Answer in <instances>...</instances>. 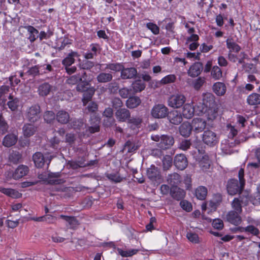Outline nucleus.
<instances>
[{
    "mask_svg": "<svg viewBox=\"0 0 260 260\" xmlns=\"http://www.w3.org/2000/svg\"><path fill=\"white\" fill-rule=\"evenodd\" d=\"M193 132L196 134L202 132L207 125L206 121L201 118H193L190 123Z\"/></svg>",
    "mask_w": 260,
    "mask_h": 260,
    "instance_id": "obj_10",
    "label": "nucleus"
},
{
    "mask_svg": "<svg viewBox=\"0 0 260 260\" xmlns=\"http://www.w3.org/2000/svg\"><path fill=\"white\" fill-rule=\"evenodd\" d=\"M241 213L233 210L230 211L226 215V220L234 225H238L242 222V219L240 216Z\"/></svg>",
    "mask_w": 260,
    "mask_h": 260,
    "instance_id": "obj_15",
    "label": "nucleus"
},
{
    "mask_svg": "<svg viewBox=\"0 0 260 260\" xmlns=\"http://www.w3.org/2000/svg\"><path fill=\"white\" fill-rule=\"evenodd\" d=\"M0 192L13 198H17L19 197V193L18 191L12 188H6L0 187Z\"/></svg>",
    "mask_w": 260,
    "mask_h": 260,
    "instance_id": "obj_44",
    "label": "nucleus"
},
{
    "mask_svg": "<svg viewBox=\"0 0 260 260\" xmlns=\"http://www.w3.org/2000/svg\"><path fill=\"white\" fill-rule=\"evenodd\" d=\"M41 108L38 104H35L29 107L25 114L26 118L31 123H35L41 118Z\"/></svg>",
    "mask_w": 260,
    "mask_h": 260,
    "instance_id": "obj_3",
    "label": "nucleus"
},
{
    "mask_svg": "<svg viewBox=\"0 0 260 260\" xmlns=\"http://www.w3.org/2000/svg\"><path fill=\"white\" fill-rule=\"evenodd\" d=\"M95 89L93 87H89L88 89L83 92L82 102L83 105L86 106L89 102L91 101L95 93Z\"/></svg>",
    "mask_w": 260,
    "mask_h": 260,
    "instance_id": "obj_27",
    "label": "nucleus"
},
{
    "mask_svg": "<svg viewBox=\"0 0 260 260\" xmlns=\"http://www.w3.org/2000/svg\"><path fill=\"white\" fill-rule=\"evenodd\" d=\"M138 74L137 69L134 67L124 68L121 70L120 77L122 79H132L136 78Z\"/></svg>",
    "mask_w": 260,
    "mask_h": 260,
    "instance_id": "obj_13",
    "label": "nucleus"
},
{
    "mask_svg": "<svg viewBox=\"0 0 260 260\" xmlns=\"http://www.w3.org/2000/svg\"><path fill=\"white\" fill-rule=\"evenodd\" d=\"M60 217L68 222L70 225V228L74 229L79 224L78 220L74 216H68L61 215Z\"/></svg>",
    "mask_w": 260,
    "mask_h": 260,
    "instance_id": "obj_41",
    "label": "nucleus"
},
{
    "mask_svg": "<svg viewBox=\"0 0 260 260\" xmlns=\"http://www.w3.org/2000/svg\"><path fill=\"white\" fill-rule=\"evenodd\" d=\"M132 87L135 92H141L145 88V84L141 80H137L132 84Z\"/></svg>",
    "mask_w": 260,
    "mask_h": 260,
    "instance_id": "obj_46",
    "label": "nucleus"
},
{
    "mask_svg": "<svg viewBox=\"0 0 260 260\" xmlns=\"http://www.w3.org/2000/svg\"><path fill=\"white\" fill-rule=\"evenodd\" d=\"M128 123L132 124V126L134 125L135 127H139L141 125L142 120L139 117H131L128 119Z\"/></svg>",
    "mask_w": 260,
    "mask_h": 260,
    "instance_id": "obj_58",
    "label": "nucleus"
},
{
    "mask_svg": "<svg viewBox=\"0 0 260 260\" xmlns=\"http://www.w3.org/2000/svg\"><path fill=\"white\" fill-rule=\"evenodd\" d=\"M163 168L165 170H169L172 165V158L171 156L167 155L162 159Z\"/></svg>",
    "mask_w": 260,
    "mask_h": 260,
    "instance_id": "obj_53",
    "label": "nucleus"
},
{
    "mask_svg": "<svg viewBox=\"0 0 260 260\" xmlns=\"http://www.w3.org/2000/svg\"><path fill=\"white\" fill-rule=\"evenodd\" d=\"M9 158L11 162L16 164L21 159V155L18 152H13L10 154Z\"/></svg>",
    "mask_w": 260,
    "mask_h": 260,
    "instance_id": "obj_57",
    "label": "nucleus"
},
{
    "mask_svg": "<svg viewBox=\"0 0 260 260\" xmlns=\"http://www.w3.org/2000/svg\"><path fill=\"white\" fill-rule=\"evenodd\" d=\"M106 176L108 179L115 183L120 182L122 180V178L118 174L106 173Z\"/></svg>",
    "mask_w": 260,
    "mask_h": 260,
    "instance_id": "obj_60",
    "label": "nucleus"
},
{
    "mask_svg": "<svg viewBox=\"0 0 260 260\" xmlns=\"http://www.w3.org/2000/svg\"><path fill=\"white\" fill-rule=\"evenodd\" d=\"M9 101L7 105L9 109L12 111L17 110L19 104V100L17 98L14 97L12 95L10 94L8 97Z\"/></svg>",
    "mask_w": 260,
    "mask_h": 260,
    "instance_id": "obj_39",
    "label": "nucleus"
},
{
    "mask_svg": "<svg viewBox=\"0 0 260 260\" xmlns=\"http://www.w3.org/2000/svg\"><path fill=\"white\" fill-rule=\"evenodd\" d=\"M174 164L178 169L183 170L187 166L188 161L185 155L179 154L175 156Z\"/></svg>",
    "mask_w": 260,
    "mask_h": 260,
    "instance_id": "obj_14",
    "label": "nucleus"
},
{
    "mask_svg": "<svg viewBox=\"0 0 260 260\" xmlns=\"http://www.w3.org/2000/svg\"><path fill=\"white\" fill-rule=\"evenodd\" d=\"M181 207L186 212H190L192 209L191 204L187 200H182L180 202Z\"/></svg>",
    "mask_w": 260,
    "mask_h": 260,
    "instance_id": "obj_61",
    "label": "nucleus"
},
{
    "mask_svg": "<svg viewBox=\"0 0 260 260\" xmlns=\"http://www.w3.org/2000/svg\"><path fill=\"white\" fill-rule=\"evenodd\" d=\"M213 90L218 96L223 95L226 90L225 84L222 82H216L213 85Z\"/></svg>",
    "mask_w": 260,
    "mask_h": 260,
    "instance_id": "obj_33",
    "label": "nucleus"
},
{
    "mask_svg": "<svg viewBox=\"0 0 260 260\" xmlns=\"http://www.w3.org/2000/svg\"><path fill=\"white\" fill-rule=\"evenodd\" d=\"M167 181L171 187L177 186L182 181L181 176L177 173H173L168 175Z\"/></svg>",
    "mask_w": 260,
    "mask_h": 260,
    "instance_id": "obj_22",
    "label": "nucleus"
},
{
    "mask_svg": "<svg viewBox=\"0 0 260 260\" xmlns=\"http://www.w3.org/2000/svg\"><path fill=\"white\" fill-rule=\"evenodd\" d=\"M151 139L154 141L159 142L158 146L162 150L169 149L175 142L174 137L168 135H152Z\"/></svg>",
    "mask_w": 260,
    "mask_h": 260,
    "instance_id": "obj_2",
    "label": "nucleus"
},
{
    "mask_svg": "<svg viewBox=\"0 0 260 260\" xmlns=\"http://www.w3.org/2000/svg\"><path fill=\"white\" fill-rule=\"evenodd\" d=\"M206 82L204 77H200L194 80L192 82V87L197 90H199Z\"/></svg>",
    "mask_w": 260,
    "mask_h": 260,
    "instance_id": "obj_49",
    "label": "nucleus"
},
{
    "mask_svg": "<svg viewBox=\"0 0 260 260\" xmlns=\"http://www.w3.org/2000/svg\"><path fill=\"white\" fill-rule=\"evenodd\" d=\"M191 123L188 121L183 122L179 127V132L182 137L184 138L189 137L192 131Z\"/></svg>",
    "mask_w": 260,
    "mask_h": 260,
    "instance_id": "obj_20",
    "label": "nucleus"
},
{
    "mask_svg": "<svg viewBox=\"0 0 260 260\" xmlns=\"http://www.w3.org/2000/svg\"><path fill=\"white\" fill-rule=\"evenodd\" d=\"M169 109L163 104H155L151 110V115L157 119L166 118L168 115Z\"/></svg>",
    "mask_w": 260,
    "mask_h": 260,
    "instance_id": "obj_4",
    "label": "nucleus"
},
{
    "mask_svg": "<svg viewBox=\"0 0 260 260\" xmlns=\"http://www.w3.org/2000/svg\"><path fill=\"white\" fill-rule=\"evenodd\" d=\"M78 67L80 69L85 70H90L94 66L93 62L89 61L87 60H83L82 62H79L78 64Z\"/></svg>",
    "mask_w": 260,
    "mask_h": 260,
    "instance_id": "obj_51",
    "label": "nucleus"
},
{
    "mask_svg": "<svg viewBox=\"0 0 260 260\" xmlns=\"http://www.w3.org/2000/svg\"><path fill=\"white\" fill-rule=\"evenodd\" d=\"M244 176V169H240L238 172L239 181L235 179H231L228 180L226 188L229 194L234 196L243 189L245 185Z\"/></svg>",
    "mask_w": 260,
    "mask_h": 260,
    "instance_id": "obj_1",
    "label": "nucleus"
},
{
    "mask_svg": "<svg viewBox=\"0 0 260 260\" xmlns=\"http://www.w3.org/2000/svg\"><path fill=\"white\" fill-rule=\"evenodd\" d=\"M147 175L152 181H157L160 179V173L159 169L154 165L151 166L147 171Z\"/></svg>",
    "mask_w": 260,
    "mask_h": 260,
    "instance_id": "obj_23",
    "label": "nucleus"
},
{
    "mask_svg": "<svg viewBox=\"0 0 260 260\" xmlns=\"http://www.w3.org/2000/svg\"><path fill=\"white\" fill-rule=\"evenodd\" d=\"M98 105L95 102H91L86 105V107L83 109V112L85 114L90 115L98 114Z\"/></svg>",
    "mask_w": 260,
    "mask_h": 260,
    "instance_id": "obj_29",
    "label": "nucleus"
},
{
    "mask_svg": "<svg viewBox=\"0 0 260 260\" xmlns=\"http://www.w3.org/2000/svg\"><path fill=\"white\" fill-rule=\"evenodd\" d=\"M117 250L119 255L124 257H131L140 251L138 249H122L120 248H117Z\"/></svg>",
    "mask_w": 260,
    "mask_h": 260,
    "instance_id": "obj_38",
    "label": "nucleus"
},
{
    "mask_svg": "<svg viewBox=\"0 0 260 260\" xmlns=\"http://www.w3.org/2000/svg\"><path fill=\"white\" fill-rule=\"evenodd\" d=\"M29 172V168L25 165H19L14 173H10L12 175L13 178L15 180L19 179L26 175Z\"/></svg>",
    "mask_w": 260,
    "mask_h": 260,
    "instance_id": "obj_17",
    "label": "nucleus"
},
{
    "mask_svg": "<svg viewBox=\"0 0 260 260\" xmlns=\"http://www.w3.org/2000/svg\"><path fill=\"white\" fill-rule=\"evenodd\" d=\"M211 77L215 80H218L222 77V71L220 68L217 66H214L211 71Z\"/></svg>",
    "mask_w": 260,
    "mask_h": 260,
    "instance_id": "obj_50",
    "label": "nucleus"
},
{
    "mask_svg": "<svg viewBox=\"0 0 260 260\" xmlns=\"http://www.w3.org/2000/svg\"><path fill=\"white\" fill-rule=\"evenodd\" d=\"M26 28L29 34L28 39L30 42H34L39 38V31L34 26L30 25L27 26Z\"/></svg>",
    "mask_w": 260,
    "mask_h": 260,
    "instance_id": "obj_43",
    "label": "nucleus"
},
{
    "mask_svg": "<svg viewBox=\"0 0 260 260\" xmlns=\"http://www.w3.org/2000/svg\"><path fill=\"white\" fill-rule=\"evenodd\" d=\"M186 192L183 189L178 186H172L170 189V195L175 200L180 201L185 196Z\"/></svg>",
    "mask_w": 260,
    "mask_h": 260,
    "instance_id": "obj_18",
    "label": "nucleus"
},
{
    "mask_svg": "<svg viewBox=\"0 0 260 260\" xmlns=\"http://www.w3.org/2000/svg\"><path fill=\"white\" fill-rule=\"evenodd\" d=\"M56 118V115L52 111H47L44 113V118L46 122L49 123L52 122Z\"/></svg>",
    "mask_w": 260,
    "mask_h": 260,
    "instance_id": "obj_56",
    "label": "nucleus"
},
{
    "mask_svg": "<svg viewBox=\"0 0 260 260\" xmlns=\"http://www.w3.org/2000/svg\"><path fill=\"white\" fill-rule=\"evenodd\" d=\"M111 105L115 109L122 108L123 102L119 98H114L111 100Z\"/></svg>",
    "mask_w": 260,
    "mask_h": 260,
    "instance_id": "obj_59",
    "label": "nucleus"
},
{
    "mask_svg": "<svg viewBox=\"0 0 260 260\" xmlns=\"http://www.w3.org/2000/svg\"><path fill=\"white\" fill-rule=\"evenodd\" d=\"M216 106L215 107H208V109L206 111V115L208 120L214 119L217 115V109Z\"/></svg>",
    "mask_w": 260,
    "mask_h": 260,
    "instance_id": "obj_48",
    "label": "nucleus"
},
{
    "mask_svg": "<svg viewBox=\"0 0 260 260\" xmlns=\"http://www.w3.org/2000/svg\"><path fill=\"white\" fill-rule=\"evenodd\" d=\"M218 139L219 138L217 134L215 132L209 129L205 131L202 136L203 142L210 146L216 145L218 142Z\"/></svg>",
    "mask_w": 260,
    "mask_h": 260,
    "instance_id": "obj_7",
    "label": "nucleus"
},
{
    "mask_svg": "<svg viewBox=\"0 0 260 260\" xmlns=\"http://www.w3.org/2000/svg\"><path fill=\"white\" fill-rule=\"evenodd\" d=\"M141 103V100L139 97L137 96H129L125 103L128 108L134 109L139 106Z\"/></svg>",
    "mask_w": 260,
    "mask_h": 260,
    "instance_id": "obj_31",
    "label": "nucleus"
},
{
    "mask_svg": "<svg viewBox=\"0 0 260 260\" xmlns=\"http://www.w3.org/2000/svg\"><path fill=\"white\" fill-rule=\"evenodd\" d=\"M57 121L62 124L68 123L70 121V116L69 113L63 110H59L56 114Z\"/></svg>",
    "mask_w": 260,
    "mask_h": 260,
    "instance_id": "obj_25",
    "label": "nucleus"
},
{
    "mask_svg": "<svg viewBox=\"0 0 260 260\" xmlns=\"http://www.w3.org/2000/svg\"><path fill=\"white\" fill-rule=\"evenodd\" d=\"M244 230L245 233L250 234L253 236H257L260 233L259 230L252 225L244 227Z\"/></svg>",
    "mask_w": 260,
    "mask_h": 260,
    "instance_id": "obj_54",
    "label": "nucleus"
},
{
    "mask_svg": "<svg viewBox=\"0 0 260 260\" xmlns=\"http://www.w3.org/2000/svg\"><path fill=\"white\" fill-rule=\"evenodd\" d=\"M100 120L101 118L99 114L90 115L89 119L90 126L88 127L86 132H88L90 134L99 132L100 130Z\"/></svg>",
    "mask_w": 260,
    "mask_h": 260,
    "instance_id": "obj_8",
    "label": "nucleus"
},
{
    "mask_svg": "<svg viewBox=\"0 0 260 260\" xmlns=\"http://www.w3.org/2000/svg\"><path fill=\"white\" fill-rule=\"evenodd\" d=\"M79 56L80 54L77 52L71 50L62 60V64L64 67L71 66L75 62V57H79Z\"/></svg>",
    "mask_w": 260,
    "mask_h": 260,
    "instance_id": "obj_21",
    "label": "nucleus"
},
{
    "mask_svg": "<svg viewBox=\"0 0 260 260\" xmlns=\"http://www.w3.org/2000/svg\"><path fill=\"white\" fill-rule=\"evenodd\" d=\"M203 70V66L201 62H196L190 66L187 71L188 75L191 77H197Z\"/></svg>",
    "mask_w": 260,
    "mask_h": 260,
    "instance_id": "obj_16",
    "label": "nucleus"
},
{
    "mask_svg": "<svg viewBox=\"0 0 260 260\" xmlns=\"http://www.w3.org/2000/svg\"><path fill=\"white\" fill-rule=\"evenodd\" d=\"M226 47L229 49V52L238 53L241 50V47L234 41L232 38H229L226 40Z\"/></svg>",
    "mask_w": 260,
    "mask_h": 260,
    "instance_id": "obj_34",
    "label": "nucleus"
},
{
    "mask_svg": "<svg viewBox=\"0 0 260 260\" xmlns=\"http://www.w3.org/2000/svg\"><path fill=\"white\" fill-rule=\"evenodd\" d=\"M203 104L207 108L215 107L216 102L214 95L210 92L204 93L203 94Z\"/></svg>",
    "mask_w": 260,
    "mask_h": 260,
    "instance_id": "obj_24",
    "label": "nucleus"
},
{
    "mask_svg": "<svg viewBox=\"0 0 260 260\" xmlns=\"http://www.w3.org/2000/svg\"><path fill=\"white\" fill-rule=\"evenodd\" d=\"M167 117L169 122L174 125H179L183 121V117L181 112L177 110L169 112Z\"/></svg>",
    "mask_w": 260,
    "mask_h": 260,
    "instance_id": "obj_12",
    "label": "nucleus"
},
{
    "mask_svg": "<svg viewBox=\"0 0 260 260\" xmlns=\"http://www.w3.org/2000/svg\"><path fill=\"white\" fill-rule=\"evenodd\" d=\"M207 188L203 186H200L195 190V196L200 200H204L207 195Z\"/></svg>",
    "mask_w": 260,
    "mask_h": 260,
    "instance_id": "obj_42",
    "label": "nucleus"
},
{
    "mask_svg": "<svg viewBox=\"0 0 260 260\" xmlns=\"http://www.w3.org/2000/svg\"><path fill=\"white\" fill-rule=\"evenodd\" d=\"M76 135L73 133H68L66 135L65 142L72 146L76 141Z\"/></svg>",
    "mask_w": 260,
    "mask_h": 260,
    "instance_id": "obj_64",
    "label": "nucleus"
},
{
    "mask_svg": "<svg viewBox=\"0 0 260 260\" xmlns=\"http://www.w3.org/2000/svg\"><path fill=\"white\" fill-rule=\"evenodd\" d=\"M113 76L111 73L101 72L96 77L97 81L99 83H108L112 80Z\"/></svg>",
    "mask_w": 260,
    "mask_h": 260,
    "instance_id": "obj_37",
    "label": "nucleus"
},
{
    "mask_svg": "<svg viewBox=\"0 0 260 260\" xmlns=\"http://www.w3.org/2000/svg\"><path fill=\"white\" fill-rule=\"evenodd\" d=\"M115 116L118 122H127L131 118V112L127 108H120L116 111Z\"/></svg>",
    "mask_w": 260,
    "mask_h": 260,
    "instance_id": "obj_11",
    "label": "nucleus"
},
{
    "mask_svg": "<svg viewBox=\"0 0 260 260\" xmlns=\"http://www.w3.org/2000/svg\"><path fill=\"white\" fill-rule=\"evenodd\" d=\"M243 206H246L248 205L249 202L251 201V196L250 193L247 191H241L239 192V196L237 198Z\"/></svg>",
    "mask_w": 260,
    "mask_h": 260,
    "instance_id": "obj_36",
    "label": "nucleus"
},
{
    "mask_svg": "<svg viewBox=\"0 0 260 260\" xmlns=\"http://www.w3.org/2000/svg\"><path fill=\"white\" fill-rule=\"evenodd\" d=\"M194 108L190 104L184 105L181 114L186 119H190L194 115Z\"/></svg>",
    "mask_w": 260,
    "mask_h": 260,
    "instance_id": "obj_28",
    "label": "nucleus"
},
{
    "mask_svg": "<svg viewBox=\"0 0 260 260\" xmlns=\"http://www.w3.org/2000/svg\"><path fill=\"white\" fill-rule=\"evenodd\" d=\"M53 86L45 82L41 84L38 87V93L40 96H47L51 91Z\"/></svg>",
    "mask_w": 260,
    "mask_h": 260,
    "instance_id": "obj_35",
    "label": "nucleus"
},
{
    "mask_svg": "<svg viewBox=\"0 0 260 260\" xmlns=\"http://www.w3.org/2000/svg\"><path fill=\"white\" fill-rule=\"evenodd\" d=\"M90 81H87L86 78L83 79L76 86V90L79 92H83L87 90L90 85Z\"/></svg>",
    "mask_w": 260,
    "mask_h": 260,
    "instance_id": "obj_45",
    "label": "nucleus"
},
{
    "mask_svg": "<svg viewBox=\"0 0 260 260\" xmlns=\"http://www.w3.org/2000/svg\"><path fill=\"white\" fill-rule=\"evenodd\" d=\"M17 136L13 134H10L6 135L3 140V145L7 147H11L16 144L17 141Z\"/></svg>",
    "mask_w": 260,
    "mask_h": 260,
    "instance_id": "obj_32",
    "label": "nucleus"
},
{
    "mask_svg": "<svg viewBox=\"0 0 260 260\" xmlns=\"http://www.w3.org/2000/svg\"><path fill=\"white\" fill-rule=\"evenodd\" d=\"M232 207L234 209L235 211L238 212V213H242V207L243 204L241 203L240 200L237 198H234L232 202Z\"/></svg>",
    "mask_w": 260,
    "mask_h": 260,
    "instance_id": "obj_52",
    "label": "nucleus"
},
{
    "mask_svg": "<svg viewBox=\"0 0 260 260\" xmlns=\"http://www.w3.org/2000/svg\"><path fill=\"white\" fill-rule=\"evenodd\" d=\"M186 237L189 241L194 243H199L200 242L199 237L196 233L189 232L186 235Z\"/></svg>",
    "mask_w": 260,
    "mask_h": 260,
    "instance_id": "obj_62",
    "label": "nucleus"
},
{
    "mask_svg": "<svg viewBox=\"0 0 260 260\" xmlns=\"http://www.w3.org/2000/svg\"><path fill=\"white\" fill-rule=\"evenodd\" d=\"M52 157L51 156L45 157L40 152H36L32 156V160L35 166L38 168H43L46 164L47 168L51 162Z\"/></svg>",
    "mask_w": 260,
    "mask_h": 260,
    "instance_id": "obj_6",
    "label": "nucleus"
},
{
    "mask_svg": "<svg viewBox=\"0 0 260 260\" xmlns=\"http://www.w3.org/2000/svg\"><path fill=\"white\" fill-rule=\"evenodd\" d=\"M37 127L30 123H25L23 127V134L25 137H29L35 134Z\"/></svg>",
    "mask_w": 260,
    "mask_h": 260,
    "instance_id": "obj_30",
    "label": "nucleus"
},
{
    "mask_svg": "<svg viewBox=\"0 0 260 260\" xmlns=\"http://www.w3.org/2000/svg\"><path fill=\"white\" fill-rule=\"evenodd\" d=\"M87 73L84 71H82L81 72L70 77L67 80V82L69 84L77 85L83 79L87 78Z\"/></svg>",
    "mask_w": 260,
    "mask_h": 260,
    "instance_id": "obj_19",
    "label": "nucleus"
},
{
    "mask_svg": "<svg viewBox=\"0 0 260 260\" xmlns=\"http://www.w3.org/2000/svg\"><path fill=\"white\" fill-rule=\"evenodd\" d=\"M40 66L39 65H36L31 68H29L26 73L31 76L34 77L39 76L40 75Z\"/></svg>",
    "mask_w": 260,
    "mask_h": 260,
    "instance_id": "obj_55",
    "label": "nucleus"
},
{
    "mask_svg": "<svg viewBox=\"0 0 260 260\" xmlns=\"http://www.w3.org/2000/svg\"><path fill=\"white\" fill-rule=\"evenodd\" d=\"M69 125L75 130H81L86 126L85 120L83 118H72L69 122Z\"/></svg>",
    "mask_w": 260,
    "mask_h": 260,
    "instance_id": "obj_26",
    "label": "nucleus"
},
{
    "mask_svg": "<svg viewBox=\"0 0 260 260\" xmlns=\"http://www.w3.org/2000/svg\"><path fill=\"white\" fill-rule=\"evenodd\" d=\"M186 101L185 96L182 94H175L171 95L168 99V105L174 109L182 107Z\"/></svg>",
    "mask_w": 260,
    "mask_h": 260,
    "instance_id": "obj_5",
    "label": "nucleus"
},
{
    "mask_svg": "<svg viewBox=\"0 0 260 260\" xmlns=\"http://www.w3.org/2000/svg\"><path fill=\"white\" fill-rule=\"evenodd\" d=\"M247 103L250 106H256L260 104V94L257 93H252L249 95L247 98Z\"/></svg>",
    "mask_w": 260,
    "mask_h": 260,
    "instance_id": "obj_40",
    "label": "nucleus"
},
{
    "mask_svg": "<svg viewBox=\"0 0 260 260\" xmlns=\"http://www.w3.org/2000/svg\"><path fill=\"white\" fill-rule=\"evenodd\" d=\"M60 173L59 172L56 173H49L47 176L44 174H40L39 178L42 180L47 181L48 183L50 184H58L60 183V180L57 178L60 177Z\"/></svg>",
    "mask_w": 260,
    "mask_h": 260,
    "instance_id": "obj_9",
    "label": "nucleus"
},
{
    "mask_svg": "<svg viewBox=\"0 0 260 260\" xmlns=\"http://www.w3.org/2000/svg\"><path fill=\"white\" fill-rule=\"evenodd\" d=\"M53 34V31L51 30L48 29L47 32L44 31H41L40 34L39 33V38L40 41H42L44 39H48L50 38Z\"/></svg>",
    "mask_w": 260,
    "mask_h": 260,
    "instance_id": "obj_63",
    "label": "nucleus"
},
{
    "mask_svg": "<svg viewBox=\"0 0 260 260\" xmlns=\"http://www.w3.org/2000/svg\"><path fill=\"white\" fill-rule=\"evenodd\" d=\"M123 65L120 63H111L106 64L105 70H110L115 72H121Z\"/></svg>",
    "mask_w": 260,
    "mask_h": 260,
    "instance_id": "obj_47",
    "label": "nucleus"
}]
</instances>
